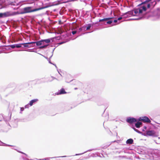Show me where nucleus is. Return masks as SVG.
I'll use <instances>...</instances> for the list:
<instances>
[{"instance_id":"f257e3e1","label":"nucleus","mask_w":160,"mask_h":160,"mask_svg":"<svg viewBox=\"0 0 160 160\" xmlns=\"http://www.w3.org/2000/svg\"><path fill=\"white\" fill-rule=\"evenodd\" d=\"M42 8H39L33 9H32L31 7H27L23 9V13H28L38 11L41 9Z\"/></svg>"},{"instance_id":"f03ea898","label":"nucleus","mask_w":160,"mask_h":160,"mask_svg":"<svg viewBox=\"0 0 160 160\" xmlns=\"http://www.w3.org/2000/svg\"><path fill=\"white\" fill-rule=\"evenodd\" d=\"M151 0H146L145 1L142 2L141 5H143L142 6H145L146 8H149L151 6H152V2L148 3V2H150Z\"/></svg>"},{"instance_id":"7ed1b4c3","label":"nucleus","mask_w":160,"mask_h":160,"mask_svg":"<svg viewBox=\"0 0 160 160\" xmlns=\"http://www.w3.org/2000/svg\"><path fill=\"white\" fill-rule=\"evenodd\" d=\"M146 10L147 8L146 7V6H142L139 8L135 10L134 11V12L135 13H137L138 12L139 13H142L143 11H145Z\"/></svg>"},{"instance_id":"20e7f679","label":"nucleus","mask_w":160,"mask_h":160,"mask_svg":"<svg viewBox=\"0 0 160 160\" xmlns=\"http://www.w3.org/2000/svg\"><path fill=\"white\" fill-rule=\"evenodd\" d=\"M138 120L142 121L144 122L150 123L151 121L146 116L140 117L139 118Z\"/></svg>"},{"instance_id":"39448f33","label":"nucleus","mask_w":160,"mask_h":160,"mask_svg":"<svg viewBox=\"0 0 160 160\" xmlns=\"http://www.w3.org/2000/svg\"><path fill=\"white\" fill-rule=\"evenodd\" d=\"M146 134L147 136H156V132L154 130H147L146 132Z\"/></svg>"},{"instance_id":"423d86ee","label":"nucleus","mask_w":160,"mask_h":160,"mask_svg":"<svg viewBox=\"0 0 160 160\" xmlns=\"http://www.w3.org/2000/svg\"><path fill=\"white\" fill-rule=\"evenodd\" d=\"M104 18L102 19H100L99 20V22H101L103 21H107V23L108 24H111L112 22V20H110L113 18Z\"/></svg>"},{"instance_id":"0eeeda50","label":"nucleus","mask_w":160,"mask_h":160,"mask_svg":"<svg viewBox=\"0 0 160 160\" xmlns=\"http://www.w3.org/2000/svg\"><path fill=\"white\" fill-rule=\"evenodd\" d=\"M127 122L130 124H132L137 121L136 119L133 118L129 117L127 118Z\"/></svg>"},{"instance_id":"6e6552de","label":"nucleus","mask_w":160,"mask_h":160,"mask_svg":"<svg viewBox=\"0 0 160 160\" xmlns=\"http://www.w3.org/2000/svg\"><path fill=\"white\" fill-rule=\"evenodd\" d=\"M28 43L34 44L36 43L37 46H40L42 44H43V41L42 40L37 42H31Z\"/></svg>"},{"instance_id":"1a4fd4ad","label":"nucleus","mask_w":160,"mask_h":160,"mask_svg":"<svg viewBox=\"0 0 160 160\" xmlns=\"http://www.w3.org/2000/svg\"><path fill=\"white\" fill-rule=\"evenodd\" d=\"M67 92L65 91L64 89L63 88H62L60 90V92H57V93H56V94L58 95L60 94H66Z\"/></svg>"},{"instance_id":"9d476101","label":"nucleus","mask_w":160,"mask_h":160,"mask_svg":"<svg viewBox=\"0 0 160 160\" xmlns=\"http://www.w3.org/2000/svg\"><path fill=\"white\" fill-rule=\"evenodd\" d=\"M38 101V99H33L31 101L29 102V105L30 106H32V105L33 103L37 102Z\"/></svg>"},{"instance_id":"9b49d317","label":"nucleus","mask_w":160,"mask_h":160,"mask_svg":"<svg viewBox=\"0 0 160 160\" xmlns=\"http://www.w3.org/2000/svg\"><path fill=\"white\" fill-rule=\"evenodd\" d=\"M142 124V122H138L135 124V126L137 128H139L140 126Z\"/></svg>"},{"instance_id":"f8f14e48","label":"nucleus","mask_w":160,"mask_h":160,"mask_svg":"<svg viewBox=\"0 0 160 160\" xmlns=\"http://www.w3.org/2000/svg\"><path fill=\"white\" fill-rule=\"evenodd\" d=\"M43 41V44H44V42L47 43H49L51 42V40L49 39H47L42 40Z\"/></svg>"},{"instance_id":"ddd939ff","label":"nucleus","mask_w":160,"mask_h":160,"mask_svg":"<svg viewBox=\"0 0 160 160\" xmlns=\"http://www.w3.org/2000/svg\"><path fill=\"white\" fill-rule=\"evenodd\" d=\"M133 140L132 139H129L127 140L126 141V143L127 144H132L133 142Z\"/></svg>"},{"instance_id":"4468645a","label":"nucleus","mask_w":160,"mask_h":160,"mask_svg":"<svg viewBox=\"0 0 160 160\" xmlns=\"http://www.w3.org/2000/svg\"><path fill=\"white\" fill-rule=\"evenodd\" d=\"M29 43V42L26 43H22V44L23 45L24 47L29 48V47L28 44H31V43Z\"/></svg>"},{"instance_id":"2eb2a0df","label":"nucleus","mask_w":160,"mask_h":160,"mask_svg":"<svg viewBox=\"0 0 160 160\" xmlns=\"http://www.w3.org/2000/svg\"><path fill=\"white\" fill-rule=\"evenodd\" d=\"M48 44L45 45L43 46H40L39 47V48L40 49H42L44 48H45L48 46Z\"/></svg>"},{"instance_id":"dca6fc26","label":"nucleus","mask_w":160,"mask_h":160,"mask_svg":"<svg viewBox=\"0 0 160 160\" xmlns=\"http://www.w3.org/2000/svg\"><path fill=\"white\" fill-rule=\"evenodd\" d=\"M6 13H0V18H2L3 17V16L4 15L6 16Z\"/></svg>"},{"instance_id":"f3484780","label":"nucleus","mask_w":160,"mask_h":160,"mask_svg":"<svg viewBox=\"0 0 160 160\" xmlns=\"http://www.w3.org/2000/svg\"><path fill=\"white\" fill-rule=\"evenodd\" d=\"M21 44H16V47L17 48H19L21 47Z\"/></svg>"},{"instance_id":"a211bd4d","label":"nucleus","mask_w":160,"mask_h":160,"mask_svg":"<svg viewBox=\"0 0 160 160\" xmlns=\"http://www.w3.org/2000/svg\"><path fill=\"white\" fill-rule=\"evenodd\" d=\"M91 26L90 24L88 25V26L87 27L86 30H88L89 29L91 28Z\"/></svg>"},{"instance_id":"6ab92c4d","label":"nucleus","mask_w":160,"mask_h":160,"mask_svg":"<svg viewBox=\"0 0 160 160\" xmlns=\"http://www.w3.org/2000/svg\"><path fill=\"white\" fill-rule=\"evenodd\" d=\"M10 47L11 48H15V47H16V45L14 44V45H11L10 46Z\"/></svg>"},{"instance_id":"aec40b11","label":"nucleus","mask_w":160,"mask_h":160,"mask_svg":"<svg viewBox=\"0 0 160 160\" xmlns=\"http://www.w3.org/2000/svg\"><path fill=\"white\" fill-rule=\"evenodd\" d=\"M77 31H72V33L73 35H74L76 33Z\"/></svg>"},{"instance_id":"412c9836","label":"nucleus","mask_w":160,"mask_h":160,"mask_svg":"<svg viewBox=\"0 0 160 160\" xmlns=\"http://www.w3.org/2000/svg\"><path fill=\"white\" fill-rule=\"evenodd\" d=\"M122 18L121 17H119V18H118V20H121Z\"/></svg>"},{"instance_id":"4be33fe9","label":"nucleus","mask_w":160,"mask_h":160,"mask_svg":"<svg viewBox=\"0 0 160 160\" xmlns=\"http://www.w3.org/2000/svg\"><path fill=\"white\" fill-rule=\"evenodd\" d=\"M113 22L115 23H116L117 22V20H115L113 21Z\"/></svg>"},{"instance_id":"5701e85b","label":"nucleus","mask_w":160,"mask_h":160,"mask_svg":"<svg viewBox=\"0 0 160 160\" xmlns=\"http://www.w3.org/2000/svg\"><path fill=\"white\" fill-rule=\"evenodd\" d=\"M154 2H155V4L153 5V7H154L155 5L156 4V2L155 1H154Z\"/></svg>"},{"instance_id":"b1692460","label":"nucleus","mask_w":160,"mask_h":160,"mask_svg":"<svg viewBox=\"0 0 160 160\" xmlns=\"http://www.w3.org/2000/svg\"><path fill=\"white\" fill-rule=\"evenodd\" d=\"M135 130L136 131H137V132H138V130L137 129H136L135 128Z\"/></svg>"},{"instance_id":"393cba45","label":"nucleus","mask_w":160,"mask_h":160,"mask_svg":"<svg viewBox=\"0 0 160 160\" xmlns=\"http://www.w3.org/2000/svg\"><path fill=\"white\" fill-rule=\"evenodd\" d=\"M82 30V29L81 28H79V30H80V31L81 30Z\"/></svg>"},{"instance_id":"a878e982","label":"nucleus","mask_w":160,"mask_h":160,"mask_svg":"<svg viewBox=\"0 0 160 160\" xmlns=\"http://www.w3.org/2000/svg\"><path fill=\"white\" fill-rule=\"evenodd\" d=\"M144 128H145V129H146V127H144Z\"/></svg>"},{"instance_id":"bb28decb","label":"nucleus","mask_w":160,"mask_h":160,"mask_svg":"<svg viewBox=\"0 0 160 160\" xmlns=\"http://www.w3.org/2000/svg\"><path fill=\"white\" fill-rule=\"evenodd\" d=\"M159 1H160V0H158Z\"/></svg>"}]
</instances>
